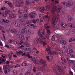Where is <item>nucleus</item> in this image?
<instances>
[{
  "instance_id": "f257e3e1",
  "label": "nucleus",
  "mask_w": 75,
  "mask_h": 75,
  "mask_svg": "<svg viewBox=\"0 0 75 75\" xmlns=\"http://www.w3.org/2000/svg\"><path fill=\"white\" fill-rule=\"evenodd\" d=\"M61 10H62V8H57V6H54L51 9V13L53 14H54L55 11H57V13H59Z\"/></svg>"
},
{
  "instance_id": "f03ea898",
  "label": "nucleus",
  "mask_w": 75,
  "mask_h": 75,
  "mask_svg": "<svg viewBox=\"0 0 75 75\" xmlns=\"http://www.w3.org/2000/svg\"><path fill=\"white\" fill-rule=\"evenodd\" d=\"M56 71L58 70L60 74H64L65 73V71L64 70V69H62V67L60 66H56V69H55Z\"/></svg>"
},
{
  "instance_id": "7ed1b4c3",
  "label": "nucleus",
  "mask_w": 75,
  "mask_h": 75,
  "mask_svg": "<svg viewBox=\"0 0 75 75\" xmlns=\"http://www.w3.org/2000/svg\"><path fill=\"white\" fill-rule=\"evenodd\" d=\"M34 25L33 24H30V22L27 21L26 23L25 24V27H29L30 28H31V27L34 26Z\"/></svg>"
},
{
  "instance_id": "20e7f679",
  "label": "nucleus",
  "mask_w": 75,
  "mask_h": 75,
  "mask_svg": "<svg viewBox=\"0 0 75 75\" xmlns=\"http://www.w3.org/2000/svg\"><path fill=\"white\" fill-rule=\"evenodd\" d=\"M30 30H29L27 28L25 27L22 28V34H24L25 33H30Z\"/></svg>"
},
{
  "instance_id": "39448f33",
  "label": "nucleus",
  "mask_w": 75,
  "mask_h": 75,
  "mask_svg": "<svg viewBox=\"0 0 75 75\" xmlns=\"http://www.w3.org/2000/svg\"><path fill=\"white\" fill-rule=\"evenodd\" d=\"M29 16L31 18H34L36 16V13L35 12H32L29 15Z\"/></svg>"
},
{
  "instance_id": "423d86ee",
  "label": "nucleus",
  "mask_w": 75,
  "mask_h": 75,
  "mask_svg": "<svg viewBox=\"0 0 75 75\" xmlns=\"http://www.w3.org/2000/svg\"><path fill=\"white\" fill-rule=\"evenodd\" d=\"M40 63H41L42 64H43L44 67H46L47 65L46 63V61L42 59H41L40 60Z\"/></svg>"
},
{
  "instance_id": "0eeeda50",
  "label": "nucleus",
  "mask_w": 75,
  "mask_h": 75,
  "mask_svg": "<svg viewBox=\"0 0 75 75\" xmlns=\"http://www.w3.org/2000/svg\"><path fill=\"white\" fill-rule=\"evenodd\" d=\"M13 24L15 27H20L21 25L20 23L17 21L14 22H13Z\"/></svg>"
},
{
  "instance_id": "6e6552de",
  "label": "nucleus",
  "mask_w": 75,
  "mask_h": 75,
  "mask_svg": "<svg viewBox=\"0 0 75 75\" xmlns=\"http://www.w3.org/2000/svg\"><path fill=\"white\" fill-rule=\"evenodd\" d=\"M22 56H26V57H27L28 58H32V56H30V54L27 53L26 54L25 52L22 54Z\"/></svg>"
},
{
  "instance_id": "1a4fd4ad",
  "label": "nucleus",
  "mask_w": 75,
  "mask_h": 75,
  "mask_svg": "<svg viewBox=\"0 0 75 75\" xmlns=\"http://www.w3.org/2000/svg\"><path fill=\"white\" fill-rule=\"evenodd\" d=\"M67 3L68 6H72L74 4V1L69 0L67 2Z\"/></svg>"
},
{
  "instance_id": "9d476101",
  "label": "nucleus",
  "mask_w": 75,
  "mask_h": 75,
  "mask_svg": "<svg viewBox=\"0 0 75 75\" xmlns=\"http://www.w3.org/2000/svg\"><path fill=\"white\" fill-rule=\"evenodd\" d=\"M9 30L10 32L12 33H14V34H16V33H17V30L15 29L11 28H10Z\"/></svg>"
},
{
  "instance_id": "9b49d317",
  "label": "nucleus",
  "mask_w": 75,
  "mask_h": 75,
  "mask_svg": "<svg viewBox=\"0 0 75 75\" xmlns=\"http://www.w3.org/2000/svg\"><path fill=\"white\" fill-rule=\"evenodd\" d=\"M32 60L33 62H34L35 64H38V60L37 59L35 58H32Z\"/></svg>"
},
{
  "instance_id": "f8f14e48",
  "label": "nucleus",
  "mask_w": 75,
  "mask_h": 75,
  "mask_svg": "<svg viewBox=\"0 0 75 75\" xmlns=\"http://www.w3.org/2000/svg\"><path fill=\"white\" fill-rule=\"evenodd\" d=\"M55 39L56 40H58V37L57 36H56L55 35H54L52 38V40L54 41L55 40Z\"/></svg>"
},
{
  "instance_id": "ddd939ff",
  "label": "nucleus",
  "mask_w": 75,
  "mask_h": 75,
  "mask_svg": "<svg viewBox=\"0 0 75 75\" xmlns=\"http://www.w3.org/2000/svg\"><path fill=\"white\" fill-rule=\"evenodd\" d=\"M68 26L69 27H71V28H74L75 25L74 24L69 23L68 24Z\"/></svg>"
},
{
  "instance_id": "4468645a",
  "label": "nucleus",
  "mask_w": 75,
  "mask_h": 75,
  "mask_svg": "<svg viewBox=\"0 0 75 75\" xmlns=\"http://www.w3.org/2000/svg\"><path fill=\"white\" fill-rule=\"evenodd\" d=\"M19 40H24V37L23 35H19L18 36Z\"/></svg>"
},
{
  "instance_id": "2eb2a0df",
  "label": "nucleus",
  "mask_w": 75,
  "mask_h": 75,
  "mask_svg": "<svg viewBox=\"0 0 75 75\" xmlns=\"http://www.w3.org/2000/svg\"><path fill=\"white\" fill-rule=\"evenodd\" d=\"M22 66H28V62H24L22 64Z\"/></svg>"
},
{
  "instance_id": "dca6fc26",
  "label": "nucleus",
  "mask_w": 75,
  "mask_h": 75,
  "mask_svg": "<svg viewBox=\"0 0 75 75\" xmlns=\"http://www.w3.org/2000/svg\"><path fill=\"white\" fill-rule=\"evenodd\" d=\"M46 42V41L44 40H41L40 41V42H41L42 44H43V45H44V46H45V45H46V43H45Z\"/></svg>"
},
{
  "instance_id": "f3484780",
  "label": "nucleus",
  "mask_w": 75,
  "mask_h": 75,
  "mask_svg": "<svg viewBox=\"0 0 75 75\" xmlns=\"http://www.w3.org/2000/svg\"><path fill=\"white\" fill-rule=\"evenodd\" d=\"M48 54H51V55H56L57 54V52H50L48 53Z\"/></svg>"
},
{
  "instance_id": "a211bd4d",
  "label": "nucleus",
  "mask_w": 75,
  "mask_h": 75,
  "mask_svg": "<svg viewBox=\"0 0 75 75\" xmlns=\"http://www.w3.org/2000/svg\"><path fill=\"white\" fill-rule=\"evenodd\" d=\"M39 10L40 11V12L41 13H42L45 10V8H44V7L41 8L39 7Z\"/></svg>"
},
{
  "instance_id": "6ab92c4d",
  "label": "nucleus",
  "mask_w": 75,
  "mask_h": 75,
  "mask_svg": "<svg viewBox=\"0 0 75 75\" xmlns=\"http://www.w3.org/2000/svg\"><path fill=\"white\" fill-rule=\"evenodd\" d=\"M68 56L70 58H75V55L72 54H68Z\"/></svg>"
},
{
  "instance_id": "aec40b11",
  "label": "nucleus",
  "mask_w": 75,
  "mask_h": 75,
  "mask_svg": "<svg viewBox=\"0 0 75 75\" xmlns=\"http://www.w3.org/2000/svg\"><path fill=\"white\" fill-rule=\"evenodd\" d=\"M52 6H53V5L51 4L49 5H47L45 7V8H46V10H47V8L50 9Z\"/></svg>"
},
{
  "instance_id": "412c9836",
  "label": "nucleus",
  "mask_w": 75,
  "mask_h": 75,
  "mask_svg": "<svg viewBox=\"0 0 75 75\" xmlns=\"http://www.w3.org/2000/svg\"><path fill=\"white\" fill-rule=\"evenodd\" d=\"M60 43L62 44V45H63V44L64 45H65V44H67V42L63 40H61Z\"/></svg>"
},
{
  "instance_id": "4be33fe9",
  "label": "nucleus",
  "mask_w": 75,
  "mask_h": 75,
  "mask_svg": "<svg viewBox=\"0 0 75 75\" xmlns=\"http://www.w3.org/2000/svg\"><path fill=\"white\" fill-rule=\"evenodd\" d=\"M31 72V70H29L28 71L25 73V75H30V74Z\"/></svg>"
},
{
  "instance_id": "5701e85b",
  "label": "nucleus",
  "mask_w": 75,
  "mask_h": 75,
  "mask_svg": "<svg viewBox=\"0 0 75 75\" xmlns=\"http://www.w3.org/2000/svg\"><path fill=\"white\" fill-rule=\"evenodd\" d=\"M8 56L9 57V60L10 61L11 59V58L12 57V56H13V54L12 53H10L8 54Z\"/></svg>"
},
{
  "instance_id": "b1692460",
  "label": "nucleus",
  "mask_w": 75,
  "mask_h": 75,
  "mask_svg": "<svg viewBox=\"0 0 75 75\" xmlns=\"http://www.w3.org/2000/svg\"><path fill=\"white\" fill-rule=\"evenodd\" d=\"M18 2L20 4L21 6H24V2L21 0H19L18 1Z\"/></svg>"
},
{
  "instance_id": "393cba45",
  "label": "nucleus",
  "mask_w": 75,
  "mask_h": 75,
  "mask_svg": "<svg viewBox=\"0 0 75 75\" xmlns=\"http://www.w3.org/2000/svg\"><path fill=\"white\" fill-rule=\"evenodd\" d=\"M1 15L3 17H6L7 15V13H6V12H5V13H4V12L1 13Z\"/></svg>"
},
{
  "instance_id": "a878e982",
  "label": "nucleus",
  "mask_w": 75,
  "mask_h": 75,
  "mask_svg": "<svg viewBox=\"0 0 75 75\" xmlns=\"http://www.w3.org/2000/svg\"><path fill=\"white\" fill-rule=\"evenodd\" d=\"M61 25L62 26V27H63L64 28H65V27L67 26V25L65 23H62Z\"/></svg>"
},
{
  "instance_id": "bb28decb",
  "label": "nucleus",
  "mask_w": 75,
  "mask_h": 75,
  "mask_svg": "<svg viewBox=\"0 0 75 75\" xmlns=\"http://www.w3.org/2000/svg\"><path fill=\"white\" fill-rule=\"evenodd\" d=\"M55 20H56V17L53 18L52 19L53 24H54V25H55V24H56V23H57V22H56V23H55Z\"/></svg>"
},
{
  "instance_id": "cd10ccee",
  "label": "nucleus",
  "mask_w": 75,
  "mask_h": 75,
  "mask_svg": "<svg viewBox=\"0 0 75 75\" xmlns=\"http://www.w3.org/2000/svg\"><path fill=\"white\" fill-rule=\"evenodd\" d=\"M5 13H6V14H8L9 15H10L12 14V12L11 11H10V10L8 11H6Z\"/></svg>"
},
{
  "instance_id": "c85d7f7f",
  "label": "nucleus",
  "mask_w": 75,
  "mask_h": 75,
  "mask_svg": "<svg viewBox=\"0 0 75 75\" xmlns=\"http://www.w3.org/2000/svg\"><path fill=\"white\" fill-rule=\"evenodd\" d=\"M67 52L69 53H72L73 52V50H72V49H67Z\"/></svg>"
},
{
  "instance_id": "c756f323",
  "label": "nucleus",
  "mask_w": 75,
  "mask_h": 75,
  "mask_svg": "<svg viewBox=\"0 0 75 75\" xmlns=\"http://www.w3.org/2000/svg\"><path fill=\"white\" fill-rule=\"evenodd\" d=\"M45 27L46 30H47V29L49 28H50V26H48L47 24L45 25Z\"/></svg>"
},
{
  "instance_id": "7c9ffc66",
  "label": "nucleus",
  "mask_w": 75,
  "mask_h": 75,
  "mask_svg": "<svg viewBox=\"0 0 75 75\" xmlns=\"http://www.w3.org/2000/svg\"><path fill=\"white\" fill-rule=\"evenodd\" d=\"M68 20L69 21H72V18L70 16H68Z\"/></svg>"
},
{
  "instance_id": "2f4dec72",
  "label": "nucleus",
  "mask_w": 75,
  "mask_h": 75,
  "mask_svg": "<svg viewBox=\"0 0 75 75\" xmlns=\"http://www.w3.org/2000/svg\"><path fill=\"white\" fill-rule=\"evenodd\" d=\"M46 30L47 31V34L48 35H50L51 34V33H50V30L48 28L47 29H46Z\"/></svg>"
},
{
  "instance_id": "473e14b6",
  "label": "nucleus",
  "mask_w": 75,
  "mask_h": 75,
  "mask_svg": "<svg viewBox=\"0 0 75 75\" xmlns=\"http://www.w3.org/2000/svg\"><path fill=\"white\" fill-rule=\"evenodd\" d=\"M40 69H41L42 71H46V69L44 68L43 67H40Z\"/></svg>"
},
{
  "instance_id": "72a5a7b5",
  "label": "nucleus",
  "mask_w": 75,
  "mask_h": 75,
  "mask_svg": "<svg viewBox=\"0 0 75 75\" xmlns=\"http://www.w3.org/2000/svg\"><path fill=\"white\" fill-rule=\"evenodd\" d=\"M46 51H47L48 52H49V51H50L49 52H51V48H50V47H48V48L46 49Z\"/></svg>"
},
{
  "instance_id": "f704fd0d",
  "label": "nucleus",
  "mask_w": 75,
  "mask_h": 75,
  "mask_svg": "<svg viewBox=\"0 0 75 75\" xmlns=\"http://www.w3.org/2000/svg\"><path fill=\"white\" fill-rule=\"evenodd\" d=\"M8 68V65L4 66L3 67V68L4 69H7V68Z\"/></svg>"
},
{
  "instance_id": "c9c22d12",
  "label": "nucleus",
  "mask_w": 75,
  "mask_h": 75,
  "mask_svg": "<svg viewBox=\"0 0 75 75\" xmlns=\"http://www.w3.org/2000/svg\"><path fill=\"white\" fill-rule=\"evenodd\" d=\"M27 17H28L27 14H25L24 16V19H27Z\"/></svg>"
},
{
  "instance_id": "e433bc0d",
  "label": "nucleus",
  "mask_w": 75,
  "mask_h": 75,
  "mask_svg": "<svg viewBox=\"0 0 75 75\" xmlns=\"http://www.w3.org/2000/svg\"><path fill=\"white\" fill-rule=\"evenodd\" d=\"M14 44L15 45H18V41L17 40L15 41V40H14Z\"/></svg>"
},
{
  "instance_id": "4c0bfd02",
  "label": "nucleus",
  "mask_w": 75,
  "mask_h": 75,
  "mask_svg": "<svg viewBox=\"0 0 75 75\" xmlns=\"http://www.w3.org/2000/svg\"><path fill=\"white\" fill-rule=\"evenodd\" d=\"M33 42L37 44V43H38V40L37 39H35L33 40Z\"/></svg>"
},
{
  "instance_id": "58836bf2",
  "label": "nucleus",
  "mask_w": 75,
  "mask_h": 75,
  "mask_svg": "<svg viewBox=\"0 0 75 75\" xmlns=\"http://www.w3.org/2000/svg\"><path fill=\"white\" fill-rule=\"evenodd\" d=\"M69 62L70 63H72V64H75V61H72L71 60H69Z\"/></svg>"
},
{
  "instance_id": "ea45409f",
  "label": "nucleus",
  "mask_w": 75,
  "mask_h": 75,
  "mask_svg": "<svg viewBox=\"0 0 75 75\" xmlns=\"http://www.w3.org/2000/svg\"><path fill=\"white\" fill-rule=\"evenodd\" d=\"M9 17L10 18H13L14 17V15H11L9 16Z\"/></svg>"
},
{
  "instance_id": "a19ab883",
  "label": "nucleus",
  "mask_w": 75,
  "mask_h": 75,
  "mask_svg": "<svg viewBox=\"0 0 75 75\" xmlns=\"http://www.w3.org/2000/svg\"><path fill=\"white\" fill-rule=\"evenodd\" d=\"M65 62H66V60L65 59L63 60H62V64H65Z\"/></svg>"
},
{
  "instance_id": "79ce46f5",
  "label": "nucleus",
  "mask_w": 75,
  "mask_h": 75,
  "mask_svg": "<svg viewBox=\"0 0 75 75\" xmlns=\"http://www.w3.org/2000/svg\"><path fill=\"white\" fill-rule=\"evenodd\" d=\"M18 12L19 13V14H21L22 13V12H23V11H22V10L20 9H19L18 10Z\"/></svg>"
},
{
  "instance_id": "37998d69",
  "label": "nucleus",
  "mask_w": 75,
  "mask_h": 75,
  "mask_svg": "<svg viewBox=\"0 0 75 75\" xmlns=\"http://www.w3.org/2000/svg\"><path fill=\"white\" fill-rule=\"evenodd\" d=\"M23 13H20V14L18 16L19 18H21V17H23Z\"/></svg>"
},
{
  "instance_id": "c03bdc74",
  "label": "nucleus",
  "mask_w": 75,
  "mask_h": 75,
  "mask_svg": "<svg viewBox=\"0 0 75 75\" xmlns=\"http://www.w3.org/2000/svg\"><path fill=\"white\" fill-rule=\"evenodd\" d=\"M26 4L27 5H29V4H31V2H29V1H26Z\"/></svg>"
},
{
  "instance_id": "a18cd8bd",
  "label": "nucleus",
  "mask_w": 75,
  "mask_h": 75,
  "mask_svg": "<svg viewBox=\"0 0 75 75\" xmlns=\"http://www.w3.org/2000/svg\"><path fill=\"white\" fill-rule=\"evenodd\" d=\"M25 40L26 41H27V42H28V41L30 40V38H28V37H26Z\"/></svg>"
},
{
  "instance_id": "49530a36",
  "label": "nucleus",
  "mask_w": 75,
  "mask_h": 75,
  "mask_svg": "<svg viewBox=\"0 0 75 75\" xmlns=\"http://www.w3.org/2000/svg\"><path fill=\"white\" fill-rule=\"evenodd\" d=\"M32 21L34 23V24H36V19H33Z\"/></svg>"
},
{
  "instance_id": "de8ad7c7",
  "label": "nucleus",
  "mask_w": 75,
  "mask_h": 75,
  "mask_svg": "<svg viewBox=\"0 0 75 75\" xmlns=\"http://www.w3.org/2000/svg\"><path fill=\"white\" fill-rule=\"evenodd\" d=\"M39 22H40V20H39V19H36V22L37 23H39Z\"/></svg>"
},
{
  "instance_id": "09e8293b",
  "label": "nucleus",
  "mask_w": 75,
  "mask_h": 75,
  "mask_svg": "<svg viewBox=\"0 0 75 75\" xmlns=\"http://www.w3.org/2000/svg\"><path fill=\"white\" fill-rule=\"evenodd\" d=\"M25 45L26 47H29V46H30V44L28 43H26L25 44Z\"/></svg>"
},
{
  "instance_id": "8fccbe9b",
  "label": "nucleus",
  "mask_w": 75,
  "mask_h": 75,
  "mask_svg": "<svg viewBox=\"0 0 75 75\" xmlns=\"http://www.w3.org/2000/svg\"><path fill=\"white\" fill-rule=\"evenodd\" d=\"M10 21L6 19L5 23H7V24H9V23H10Z\"/></svg>"
},
{
  "instance_id": "3c124183",
  "label": "nucleus",
  "mask_w": 75,
  "mask_h": 75,
  "mask_svg": "<svg viewBox=\"0 0 75 75\" xmlns=\"http://www.w3.org/2000/svg\"><path fill=\"white\" fill-rule=\"evenodd\" d=\"M4 30V27L0 26V30Z\"/></svg>"
},
{
  "instance_id": "603ef678",
  "label": "nucleus",
  "mask_w": 75,
  "mask_h": 75,
  "mask_svg": "<svg viewBox=\"0 0 75 75\" xmlns=\"http://www.w3.org/2000/svg\"><path fill=\"white\" fill-rule=\"evenodd\" d=\"M28 49V51H30L31 50V48L30 47H28L27 48Z\"/></svg>"
},
{
  "instance_id": "864d4df0",
  "label": "nucleus",
  "mask_w": 75,
  "mask_h": 75,
  "mask_svg": "<svg viewBox=\"0 0 75 75\" xmlns=\"http://www.w3.org/2000/svg\"><path fill=\"white\" fill-rule=\"evenodd\" d=\"M23 43V41L21 40L19 43V45H22Z\"/></svg>"
},
{
  "instance_id": "5fc2aeb1",
  "label": "nucleus",
  "mask_w": 75,
  "mask_h": 75,
  "mask_svg": "<svg viewBox=\"0 0 75 75\" xmlns=\"http://www.w3.org/2000/svg\"><path fill=\"white\" fill-rule=\"evenodd\" d=\"M20 67V65L19 64H16L15 66V68H17L18 67Z\"/></svg>"
},
{
  "instance_id": "6e6d98bb",
  "label": "nucleus",
  "mask_w": 75,
  "mask_h": 75,
  "mask_svg": "<svg viewBox=\"0 0 75 75\" xmlns=\"http://www.w3.org/2000/svg\"><path fill=\"white\" fill-rule=\"evenodd\" d=\"M23 52V51H20L19 52L17 53V54H21Z\"/></svg>"
},
{
  "instance_id": "4d7b16f0",
  "label": "nucleus",
  "mask_w": 75,
  "mask_h": 75,
  "mask_svg": "<svg viewBox=\"0 0 75 75\" xmlns=\"http://www.w3.org/2000/svg\"><path fill=\"white\" fill-rule=\"evenodd\" d=\"M33 72H35L36 71V69H35V67H33Z\"/></svg>"
},
{
  "instance_id": "13d9d810",
  "label": "nucleus",
  "mask_w": 75,
  "mask_h": 75,
  "mask_svg": "<svg viewBox=\"0 0 75 75\" xmlns=\"http://www.w3.org/2000/svg\"><path fill=\"white\" fill-rule=\"evenodd\" d=\"M71 40L72 41H75V38H71Z\"/></svg>"
},
{
  "instance_id": "bf43d9fd",
  "label": "nucleus",
  "mask_w": 75,
  "mask_h": 75,
  "mask_svg": "<svg viewBox=\"0 0 75 75\" xmlns=\"http://www.w3.org/2000/svg\"><path fill=\"white\" fill-rule=\"evenodd\" d=\"M59 52L60 54H63L64 53V52L62 51H59Z\"/></svg>"
},
{
  "instance_id": "052dcab7",
  "label": "nucleus",
  "mask_w": 75,
  "mask_h": 75,
  "mask_svg": "<svg viewBox=\"0 0 75 75\" xmlns=\"http://www.w3.org/2000/svg\"><path fill=\"white\" fill-rule=\"evenodd\" d=\"M34 8H35V10H38V8H39V7H35Z\"/></svg>"
},
{
  "instance_id": "680f3d73",
  "label": "nucleus",
  "mask_w": 75,
  "mask_h": 75,
  "mask_svg": "<svg viewBox=\"0 0 75 75\" xmlns=\"http://www.w3.org/2000/svg\"><path fill=\"white\" fill-rule=\"evenodd\" d=\"M4 73L5 74H7V69L6 70H5L4 71Z\"/></svg>"
},
{
  "instance_id": "e2e57ef3",
  "label": "nucleus",
  "mask_w": 75,
  "mask_h": 75,
  "mask_svg": "<svg viewBox=\"0 0 75 75\" xmlns=\"http://www.w3.org/2000/svg\"><path fill=\"white\" fill-rule=\"evenodd\" d=\"M38 35H41V32H40V30L38 32Z\"/></svg>"
},
{
  "instance_id": "0e129e2a",
  "label": "nucleus",
  "mask_w": 75,
  "mask_h": 75,
  "mask_svg": "<svg viewBox=\"0 0 75 75\" xmlns=\"http://www.w3.org/2000/svg\"><path fill=\"white\" fill-rule=\"evenodd\" d=\"M8 42L9 43H10V44L13 42V40H9L8 41Z\"/></svg>"
},
{
  "instance_id": "69168bd1",
  "label": "nucleus",
  "mask_w": 75,
  "mask_h": 75,
  "mask_svg": "<svg viewBox=\"0 0 75 75\" xmlns=\"http://www.w3.org/2000/svg\"><path fill=\"white\" fill-rule=\"evenodd\" d=\"M4 7H2L1 8V10H3V11H4Z\"/></svg>"
},
{
  "instance_id": "338daca9",
  "label": "nucleus",
  "mask_w": 75,
  "mask_h": 75,
  "mask_svg": "<svg viewBox=\"0 0 75 75\" xmlns=\"http://www.w3.org/2000/svg\"><path fill=\"white\" fill-rule=\"evenodd\" d=\"M46 58H47V61H50V59H49V56H47L46 57Z\"/></svg>"
},
{
  "instance_id": "774afa93",
  "label": "nucleus",
  "mask_w": 75,
  "mask_h": 75,
  "mask_svg": "<svg viewBox=\"0 0 75 75\" xmlns=\"http://www.w3.org/2000/svg\"><path fill=\"white\" fill-rule=\"evenodd\" d=\"M31 4H35V2L34 1H32L30 2Z\"/></svg>"
}]
</instances>
